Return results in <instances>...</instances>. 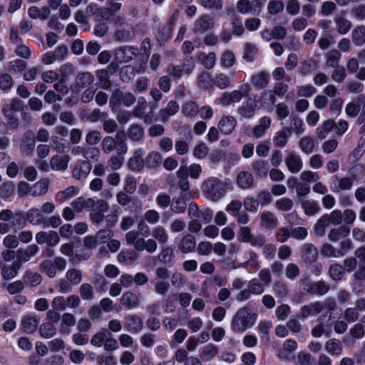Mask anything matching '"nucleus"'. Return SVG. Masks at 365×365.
Listing matches in <instances>:
<instances>
[{
	"instance_id": "nucleus-37",
	"label": "nucleus",
	"mask_w": 365,
	"mask_h": 365,
	"mask_svg": "<svg viewBox=\"0 0 365 365\" xmlns=\"http://www.w3.org/2000/svg\"><path fill=\"white\" fill-rule=\"evenodd\" d=\"M26 219L33 225L40 224L43 221V215L39 209L34 207L26 213Z\"/></svg>"
},
{
	"instance_id": "nucleus-32",
	"label": "nucleus",
	"mask_w": 365,
	"mask_h": 365,
	"mask_svg": "<svg viewBox=\"0 0 365 365\" xmlns=\"http://www.w3.org/2000/svg\"><path fill=\"white\" fill-rule=\"evenodd\" d=\"M352 41L356 46H361L365 43L364 26H359L352 31Z\"/></svg>"
},
{
	"instance_id": "nucleus-4",
	"label": "nucleus",
	"mask_w": 365,
	"mask_h": 365,
	"mask_svg": "<svg viewBox=\"0 0 365 365\" xmlns=\"http://www.w3.org/2000/svg\"><path fill=\"white\" fill-rule=\"evenodd\" d=\"M155 274L156 276L153 280L155 289L157 293L163 294L167 292L169 289L168 271L165 268L158 267L155 270Z\"/></svg>"
},
{
	"instance_id": "nucleus-46",
	"label": "nucleus",
	"mask_w": 365,
	"mask_h": 365,
	"mask_svg": "<svg viewBox=\"0 0 365 365\" xmlns=\"http://www.w3.org/2000/svg\"><path fill=\"white\" fill-rule=\"evenodd\" d=\"M78 192L79 189L78 187L70 186L64 190L59 192L58 197L61 202H63L78 195Z\"/></svg>"
},
{
	"instance_id": "nucleus-20",
	"label": "nucleus",
	"mask_w": 365,
	"mask_h": 365,
	"mask_svg": "<svg viewBox=\"0 0 365 365\" xmlns=\"http://www.w3.org/2000/svg\"><path fill=\"white\" fill-rule=\"evenodd\" d=\"M90 170V165L87 162L78 163L73 170V177L76 180L83 179L89 173Z\"/></svg>"
},
{
	"instance_id": "nucleus-35",
	"label": "nucleus",
	"mask_w": 365,
	"mask_h": 365,
	"mask_svg": "<svg viewBox=\"0 0 365 365\" xmlns=\"http://www.w3.org/2000/svg\"><path fill=\"white\" fill-rule=\"evenodd\" d=\"M271 124V119L269 117H263L259 119V124L257 125L253 130V134L255 137L259 138L263 135L266 129H267Z\"/></svg>"
},
{
	"instance_id": "nucleus-10",
	"label": "nucleus",
	"mask_w": 365,
	"mask_h": 365,
	"mask_svg": "<svg viewBox=\"0 0 365 365\" xmlns=\"http://www.w3.org/2000/svg\"><path fill=\"white\" fill-rule=\"evenodd\" d=\"M144 152L142 149L135 150L133 157L128 160V167L133 171H139L142 170L145 165L143 160Z\"/></svg>"
},
{
	"instance_id": "nucleus-15",
	"label": "nucleus",
	"mask_w": 365,
	"mask_h": 365,
	"mask_svg": "<svg viewBox=\"0 0 365 365\" xmlns=\"http://www.w3.org/2000/svg\"><path fill=\"white\" fill-rule=\"evenodd\" d=\"M323 309V304L320 302H314L301 308L299 317L305 319L319 313Z\"/></svg>"
},
{
	"instance_id": "nucleus-40",
	"label": "nucleus",
	"mask_w": 365,
	"mask_h": 365,
	"mask_svg": "<svg viewBox=\"0 0 365 365\" xmlns=\"http://www.w3.org/2000/svg\"><path fill=\"white\" fill-rule=\"evenodd\" d=\"M56 327L53 323L46 322L41 325L39 332L41 336L48 339L56 334Z\"/></svg>"
},
{
	"instance_id": "nucleus-59",
	"label": "nucleus",
	"mask_w": 365,
	"mask_h": 365,
	"mask_svg": "<svg viewBox=\"0 0 365 365\" xmlns=\"http://www.w3.org/2000/svg\"><path fill=\"white\" fill-rule=\"evenodd\" d=\"M243 205L246 210L250 212H256L259 207V201L252 197H247L244 199Z\"/></svg>"
},
{
	"instance_id": "nucleus-52",
	"label": "nucleus",
	"mask_w": 365,
	"mask_h": 365,
	"mask_svg": "<svg viewBox=\"0 0 365 365\" xmlns=\"http://www.w3.org/2000/svg\"><path fill=\"white\" fill-rule=\"evenodd\" d=\"M293 201L287 197H282L275 202V207L281 211L287 212L293 207Z\"/></svg>"
},
{
	"instance_id": "nucleus-24",
	"label": "nucleus",
	"mask_w": 365,
	"mask_h": 365,
	"mask_svg": "<svg viewBox=\"0 0 365 365\" xmlns=\"http://www.w3.org/2000/svg\"><path fill=\"white\" fill-rule=\"evenodd\" d=\"M253 182L252 175L247 171L240 172L237 178V183L242 189L249 188Z\"/></svg>"
},
{
	"instance_id": "nucleus-2",
	"label": "nucleus",
	"mask_w": 365,
	"mask_h": 365,
	"mask_svg": "<svg viewBox=\"0 0 365 365\" xmlns=\"http://www.w3.org/2000/svg\"><path fill=\"white\" fill-rule=\"evenodd\" d=\"M22 101L16 98L9 99L4 104L1 111L11 127L16 128L19 126V120L16 115L22 109Z\"/></svg>"
},
{
	"instance_id": "nucleus-64",
	"label": "nucleus",
	"mask_w": 365,
	"mask_h": 365,
	"mask_svg": "<svg viewBox=\"0 0 365 365\" xmlns=\"http://www.w3.org/2000/svg\"><path fill=\"white\" fill-rule=\"evenodd\" d=\"M113 236V231L110 230H100L94 237L98 245L104 243Z\"/></svg>"
},
{
	"instance_id": "nucleus-48",
	"label": "nucleus",
	"mask_w": 365,
	"mask_h": 365,
	"mask_svg": "<svg viewBox=\"0 0 365 365\" xmlns=\"http://www.w3.org/2000/svg\"><path fill=\"white\" fill-rule=\"evenodd\" d=\"M257 56V47L250 43H247L245 46V53L243 58L248 62H252Z\"/></svg>"
},
{
	"instance_id": "nucleus-16",
	"label": "nucleus",
	"mask_w": 365,
	"mask_h": 365,
	"mask_svg": "<svg viewBox=\"0 0 365 365\" xmlns=\"http://www.w3.org/2000/svg\"><path fill=\"white\" fill-rule=\"evenodd\" d=\"M71 205L76 212L79 213L83 209L93 207L95 205V201L92 198L77 197L71 202Z\"/></svg>"
},
{
	"instance_id": "nucleus-22",
	"label": "nucleus",
	"mask_w": 365,
	"mask_h": 365,
	"mask_svg": "<svg viewBox=\"0 0 365 365\" xmlns=\"http://www.w3.org/2000/svg\"><path fill=\"white\" fill-rule=\"evenodd\" d=\"M315 145L314 139L310 136L305 135L301 138L299 141L301 150L306 154L312 153L314 150Z\"/></svg>"
},
{
	"instance_id": "nucleus-23",
	"label": "nucleus",
	"mask_w": 365,
	"mask_h": 365,
	"mask_svg": "<svg viewBox=\"0 0 365 365\" xmlns=\"http://www.w3.org/2000/svg\"><path fill=\"white\" fill-rule=\"evenodd\" d=\"M39 320L31 316L25 317L21 322V326L24 331L28 334L34 332L38 327Z\"/></svg>"
},
{
	"instance_id": "nucleus-42",
	"label": "nucleus",
	"mask_w": 365,
	"mask_h": 365,
	"mask_svg": "<svg viewBox=\"0 0 365 365\" xmlns=\"http://www.w3.org/2000/svg\"><path fill=\"white\" fill-rule=\"evenodd\" d=\"M179 110V105L175 101H170L165 110H161L160 115L163 120H167L170 116L175 115Z\"/></svg>"
},
{
	"instance_id": "nucleus-45",
	"label": "nucleus",
	"mask_w": 365,
	"mask_h": 365,
	"mask_svg": "<svg viewBox=\"0 0 365 365\" xmlns=\"http://www.w3.org/2000/svg\"><path fill=\"white\" fill-rule=\"evenodd\" d=\"M120 302L122 304L128 307L129 308L135 307L138 303L137 296L132 292H126L123 294Z\"/></svg>"
},
{
	"instance_id": "nucleus-11",
	"label": "nucleus",
	"mask_w": 365,
	"mask_h": 365,
	"mask_svg": "<svg viewBox=\"0 0 365 365\" xmlns=\"http://www.w3.org/2000/svg\"><path fill=\"white\" fill-rule=\"evenodd\" d=\"M135 249L138 251L146 250L148 252L153 253L158 249V244L157 242L153 238L148 240H145L144 238H139L135 243Z\"/></svg>"
},
{
	"instance_id": "nucleus-3",
	"label": "nucleus",
	"mask_w": 365,
	"mask_h": 365,
	"mask_svg": "<svg viewBox=\"0 0 365 365\" xmlns=\"http://www.w3.org/2000/svg\"><path fill=\"white\" fill-rule=\"evenodd\" d=\"M202 190L204 194L213 201L218 200L225 193L222 183L215 178H210L205 180L202 185Z\"/></svg>"
},
{
	"instance_id": "nucleus-5",
	"label": "nucleus",
	"mask_w": 365,
	"mask_h": 365,
	"mask_svg": "<svg viewBox=\"0 0 365 365\" xmlns=\"http://www.w3.org/2000/svg\"><path fill=\"white\" fill-rule=\"evenodd\" d=\"M284 163L289 171L292 173H299L303 167L302 158L299 155L294 152L288 153L284 159Z\"/></svg>"
},
{
	"instance_id": "nucleus-14",
	"label": "nucleus",
	"mask_w": 365,
	"mask_h": 365,
	"mask_svg": "<svg viewBox=\"0 0 365 365\" xmlns=\"http://www.w3.org/2000/svg\"><path fill=\"white\" fill-rule=\"evenodd\" d=\"M49 183L48 178H43L31 185V195L34 197L44 195L48 190Z\"/></svg>"
},
{
	"instance_id": "nucleus-43",
	"label": "nucleus",
	"mask_w": 365,
	"mask_h": 365,
	"mask_svg": "<svg viewBox=\"0 0 365 365\" xmlns=\"http://www.w3.org/2000/svg\"><path fill=\"white\" fill-rule=\"evenodd\" d=\"M195 247V241L191 235L185 236L181 240L180 248L183 252H191Z\"/></svg>"
},
{
	"instance_id": "nucleus-36",
	"label": "nucleus",
	"mask_w": 365,
	"mask_h": 365,
	"mask_svg": "<svg viewBox=\"0 0 365 365\" xmlns=\"http://www.w3.org/2000/svg\"><path fill=\"white\" fill-rule=\"evenodd\" d=\"M214 25V21L211 16L204 14L200 17L197 21L196 26L200 31H207L211 29Z\"/></svg>"
},
{
	"instance_id": "nucleus-26",
	"label": "nucleus",
	"mask_w": 365,
	"mask_h": 365,
	"mask_svg": "<svg viewBox=\"0 0 365 365\" xmlns=\"http://www.w3.org/2000/svg\"><path fill=\"white\" fill-rule=\"evenodd\" d=\"M138 255L135 251H121L118 255V260L120 263L130 265L138 259Z\"/></svg>"
},
{
	"instance_id": "nucleus-39",
	"label": "nucleus",
	"mask_w": 365,
	"mask_h": 365,
	"mask_svg": "<svg viewBox=\"0 0 365 365\" xmlns=\"http://www.w3.org/2000/svg\"><path fill=\"white\" fill-rule=\"evenodd\" d=\"M289 134V130L277 132L273 138V143L274 145L280 148L284 147L287 142Z\"/></svg>"
},
{
	"instance_id": "nucleus-18",
	"label": "nucleus",
	"mask_w": 365,
	"mask_h": 365,
	"mask_svg": "<svg viewBox=\"0 0 365 365\" xmlns=\"http://www.w3.org/2000/svg\"><path fill=\"white\" fill-rule=\"evenodd\" d=\"M143 322L136 316H128L125 318V327L131 333H138L142 328Z\"/></svg>"
},
{
	"instance_id": "nucleus-55",
	"label": "nucleus",
	"mask_w": 365,
	"mask_h": 365,
	"mask_svg": "<svg viewBox=\"0 0 365 365\" xmlns=\"http://www.w3.org/2000/svg\"><path fill=\"white\" fill-rule=\"evenodd\" d=\"M66 277L68 282L73 285L79 284L81 281V272L76 269H70L66 272Z\"/></svg>"
},
{
	"instance_id": "nucleus-54",
	"label": "nucleus",
	"mask_w": 365,
	"mask_h": 365,
	"mask_svg": "<svg viewBox=\"0 0 365 365\" xmlns=\"http://www.w3.org/2000/svg\"><path fill=\"white\" fill-rule=\"evenodd\" d=\"M213 83L220 89H225L230 86V81L229 77L224 74L220 73L215 76L212 79Z\"/></svg>"
},
{
	"instance_id": "nucleus-7",
	"label": "nucleus",
	"mask_w": 365,
	"mask_h": 365,
	"mask_svg": "<svg viewBox=\"0 0 365 365\" xmlns=\"http://www.w3.org/2000/svg\"><path fill=\"white\" fill-rule=\"evenodd\" d=\"M237 125L236 119L231 115H223L218 123V128L221 133L224 135L230 134Z\"/></svg>"
},
{
	"instance_id": "nucleus-44",
	"label": "nucleus",
	"mask_w": 365,
	"mask_h": 365,
	"mask_svg": "<svg viewBox=\"0 0 365 365\" xmlns=\"http://www.w3.org/2000/svg\"><path fill=\"white\" fill-rule=\"evenodd\" d=\"M284 8V3L278 0H271L267 4V11L270 15H276L282 12Z\"/></svg>"
},
{
	"instance_id": "nucleus-63",
	"label": "nucleus",
	"mask_w": 365,
	"mask_h": 365,
	"mask_svg": "<svg viewBox=\"0 0 365 365\" xmlns=\"http://www.w3.org/2000/svg\"><path fill=\"white\" fill-rule=\"evenodd\" d=\"M41 271L46 274L49 277H54L56 275V267L51 260L43 261L41 264Z\"/></svg>"
},
{
	"instance_id": "nucleus-21",
	"label": "nucleus",
	"mask_w": 365,
	"mask_h": 365,
	"mask_svg": "<svg viewBox=\"0 0 365 365\" xmlns=\"http://www.w3.org/2000/svg\"><path fill=\"white\" fill-rule=\"evenodd\" d=\"M350 233V229L346 226H340L332 229L328 235V238L331 242H337L341 238L346 237Z\"/></svg>"
},
{
	"instance_id": "nucleus-1",
	"label": "nucleus",
	"mask_w": 365,
	"mask_h": 365,
	"mask_svg": "<svg viewBox=\"0 0 365 365\" xmlns=\"http://www.w3.org/2000/svg\"><path fill=\"white\" fill-rule=\"evenodd\" d=\"M256 319V315L251 314L247 307H243L236 313L232 322V328L235 332H243L255 324Z\"/></svg>"
},
{
	"instance_id": "nucleus-31",
	"label": "nucleus",
	"mask_w": 365,
	"mask_h": 365,
	"mask_svg": "<svg viewBox=\"0 0 365 365\" xmlns=\"http://www.w3.org/2000/svg\"><path fill=\"white\" fill-rule=\"evenodd\" d=\"M322 255L327 257L339 258L341 257L339 250L329 243L324 244L320 249Z\"/></svg>"
},
{
	"instance_id": "nucleus-58",
	"label": "nucleus",
	"mask_w": 365,
	"mask_h": 365,
	"mask_svg": "<svg viewBox=\"0 0 365 365\" xmlns=\"http://www.w3.org/2000/svg\"><path fill=\"white\" fill-rule=\"evenodd\" d=\"M212 78L209 73L203 72L199 76L198 85L200 87L207 89L212 86Z\"/></svg>"
},
{
	"instance_id": "nucleus-62",
	"label": "nucleus",
	"mask_w": 365,
	"mask_h": 365,
	"mask_svg": "<svg viewBox=\"0 0 365 365\" xmlns=\"http://www.w3.org/2000/svg\"><path fill=\"white\" fill-rule=\"evenodd\" d=\"M242 203L240 200H233L226 207L225 210L233 216L238 215L240 210H241Z\"/></svg>"
},
{
	"instance_id": "nucleus-30",
	"label": "nucleus",
	"mask_w": 365,
	"mask_h": 365,
	"mask_svg": "<svg viewBox=\"0 0 365 365\" xmlns=\"http://www.w3.org/2000/svg\"><path fill=\"white\" fill-rule=\"evenodd\" d=\"M335 23L337 31L341 34H346L351 29V23L342 15H337L335 17Z\"/></svg>"
},
{
	"instance_id": "nucleus-28",
	"label": "nucleus",
	"mask_w": 365,
	"mask_h": 365,
	"mask_svg": "<svg viewBox=\"0 0 365 365\" xmlns=\"http://www.w3.org/2000/svg\"><path fill=\"white\" fill-rule=\"evenodd\" d=\"M302 207L303 208L304 213L307 215H314L320 210L318 202L314 200H306L302 201Z\"/></svg>"
},
{
	"instance_id": "nucleus-29",
	"label": "nucleus",
	"mask_w": 365,
	"mask_h": 365,
	"mask_svg": "<svg viewBox=\"0 0 365 365\" xmlns=\"http://www.w3.org/2000/svg\"><path fill=\"white\" fill-rule=\"evenodd\" d=\"M250 91L249 84L245 83L240 87L239 90H234L230 92L231 101L233 103L240 102Z\"/></svg>"
},
{
	"instance_id": "nucleus-53",
	"label": "nucleus",
	"mask_w": 365,
	"mask_h": 365,
	"mask_svg": "<svg viewBox=\"0 0 365 365\" xmlns=\"http://www.w3.org/2000/svg\"><path fill=\"white\" fill-rule=\"evenodd\" d=\"M217 354V347L215 345L210 344L204 347L200 357L202 360L208 361L214 358Z\"/></svg>"
},
{
	"instance_id": "nucleus-33",
	"label": "nucleus",
	"mask_w": 365,
	"mask_h": 365,
	"mask_svg": "<svg viewBox=\"0 0 365 365\" xmlns=\"http://www.w3.org/2000/svg\"><path fill=\"white\" fill-rule=\"evenodd\" d=\"M329 225L327 215H322L314 225V234L316 236L322 237L324 235L326 228Z\"/></svg>"
},
{
	"instance_id": "nucleus-49",
	"label": "nucleus",
	"mask_w": 365,
	"mask_h": 365,
	"mask_svg": "<svg viewBox=\"0 0 365 365\" xmlns=\"http://www.w3.org/2000/svg\"><path fill=\"white\" fill-rule=\"evenodd\" d=\"M128 138L133 141L140 140L143 135V130L138 125H132L127 133Z\"/></svg>"
},
{
	"instance_id": "nucleus-41",
	"label": "nucleus",
	"mask_w": 365,
	"mask_h": 365,
	"mask_svg": "<svg viewBox=\"0 0 365 365\" xmlns=\"http://www.w3.org/2000/svg\"><path fill=\"white\" fill-rule=\"evenodd\" d=\"M109 336V331L106 329H103L101 331L94 334L91 340V343L92 345L101 347L105 343V341L107 337Z\"/></svg>"
},
{
	"instance_id": "nucleus-60",
	"label": "nucleus",
	"mask_w": 365,
	"mask_h": 365,
	"mask_svg": "<svg viewBox=\"0 0 365 365\" xmlns=\"http://www.w3.org/2000/svg\"><path fill=\"white\" fill-rule=\"evenodd\" d=\"M300 179L306 183L317 182L319 179L317 173L311 170H304L300 174Z\"/></svg>"
},
{
	"instance_id": "nucleus-61",
	"label": "nucleus",
	"mask_w": 365,
	"mask_h": 365,
	"mask_svg": "<svg viewBox=\"0 0 365 365\" xmlns=\"http://www.w3.org/2000/svg\"><path fill=\"white\" fill-rule=\"evenodd\" d=\"M196 1L207 9H215L216 10H221L222 9L221 0H196Z\"/></svg>"
},
{
	"instance_id": "nucleus-19",
	"label": "nucleus",
	"mask_w": 365,
	"mask_h": 365,
	"mask_svg": "<svg viewBox=\"0 0 365 365\" xmlns=\"http://www.w3.org/2000/svg\"><path fill=\"white\" fill-rule=\"evenodd\" d=\"M152 236L154 240L162 245L167 244L169 235L165 228L161 225L155 226L152 230Z\"/></svg>"
},
{
	"instance_id": "nucleus-57",
	"label": "nucleus",
	"mask_w": 365,
	"mask_h": 365,
	"mask_svg": "<svg viewBox=\"0 0 365 365\" xmlns=\"http://www.w3.org/2000/svg\"><path fill=\"white\" fill-rule=\"evenodd\" d=\"M182 112L187 117H193L197 113L198 107L195 102L190 101L183 106Z\"/></svg>"
},
{
	"instance_id": "nucleus-12",
	"label": "nucleus",
	"mask_w": 365,
	"mask_h": 365,
	"mask_svg": "<svg viewBox=\"0 0 365 365\" xmlns=\"http://www.w3.org/2000/svg\"><path fill=\"white\" fill-rule=\"evenodd\" d=\"M35 146V135L33 132L27 130L24 133L20 149L22 153L29 154Z\"/></svg>"
},
{
	"instance_id": "nucleus-51",
	"label": "nucleus",
	"mask_w": 365,
	"mask_h": 365,
	"mask_svg": "<svg viewBox=\"0 0 365 365\" xmlns=\"http://www.w3.org/2000/svg\"><path fill=\"white\" fill-rule=\"evenodd\" d=\"M14 192V185L11 182H4L0 186V196L4 199L10 198Z\"/></svg>"
},
{
	"instance_id": "nucleus-17",
	"label": "nucleus",
	"mask_w": 365,
	"mask_h": 365,
	"mask_svg": "<svg viewBox=\"0 0 365 365\" xmlns=\"http://www.w3.org/2000/svg\"><path fill=\"white\" fill-rule=\"evenodd\" d=\"M278 224L277 217L275 215L269 211L263 212L260 215V225L262 227L271 229Z\"/></svg>"
},
{
	"instance_id": "nucleus-56",
	"label": "nucleus",
	"mask_w": 365,
	"mask_h": 365,
	"mask_svg": "<svg viewBox=\"0 0 365 365\" xmlns=\"http://www.w3.org/2000/svg\"><path fill=\"white\" fill-rule=\"evenodd\" d=\"M221 63L226 68H230L235 63V56L230 51H225L220 58Z\"/></svg>"
},
{
	"instance_id": "nucleus-50",
	"label": "nucleus",
	"mask_w": 365,
	"mask_h": 365,
	"mask_svg": "<svg viewBox=\"0 0 365 365\" xmlns=\"http://www.w3.org/2000/svg\"><path fill=\"white\" fill-rule=\"evenodd\" d=\"M121 8V4L118 2L112 3L109 8L104 9L101 11V16L103 19L108 20L118 11Z\"/></svg>"
},
{
	"instance_id": "nucleus-6",
	"label": "nucleus",
	"mask_w": 365,
	"mask_h": 365,
	"mask_svg": "<svg viewBox=\"0 0 365 365\" xmlns=\"http://www.w3.org/2000/svg\"><path fill=\"white\" fill-rule=\"evenodd\" d=\"M239 237L243 242H250L253 246L262 245L264 240L260 236L255 237L250 229L246 226H242L239 230Z\"/></svg>"
},
{
	"instance_id": "nucleus-8",
	"label": "nucleus",
	"mask_w": 365,
	"mask_h": 365,
	"mask_svg": "<svg viewBox=\"0 0 365 365\" xmlns=\"http://www.w3.org/2000/svg\"><path fill=\"white\" fill-rule=\"evenodd\" d=\"M202 173V167L197 163H192L189 167L181 166L177 171L178 177H181L183 175H189L193 179H197Z\"/></svg>"
},
{
	"instance_id": "nucleus-38",
	"label": "nucleus",
	"mask_w": 365,
	"mask_h": 365,
	"mask_svg": "<svg viewBox=\"0 0 365 365\" xmlns=\"http://www.w3.org/2000/svg\"><path fill=\"white\" fill-rule=\"evenodd\" d=\"M325 349L332 355H339L342 351V345L339 340L330 339L327 341L325 344Z\"/></svg>"
},
{
	"instance_id": "nucleus-27",
	"label": "nucleus",
	"mask_w": 365,
	"mask_h": 365,
	"mask_svg": "<svg viewBox=\"0 0 365 365\" xmlns=\"http://www.w3.org/2000/svg\"><path fill=\"white\" fill-rule=\"evenodd\" d=\"M269 80V73L265 71L259 72L253 75L252 77V82L253 85L260 88L265 87L268 84Z\"/></svg>"
},
{
	"instance_id": "nucleus-34",
	"label": "nucleus",
	"mask_w": 365,
	"mask_h": 365,
	"mask_svg": "<svg viewBox=\"0 0 365 365\" xmlns=\"http://www.w3.org/2000/svg\"><path fill=\"white\" fill-rule=\"evenodd\" d=\"M257 105L251 99L244 105L238 108V112L242 118H250L253 115Z\"/></svg>"
},
{
	"instance_id": "nucleus-47",
	"label": "nucleus",
	"mask_w": 365,
	"mask_h": 365,
	"mask_svg": "<svg viewBox=\"0 0 365 365\" xmlns=\"http://www.w3.org/2000/svg\"><path fill=\"white\" fill-rule=\"evenodd\" d=\"M329 274L332 279L340 280L344 274V268L339 264H334L329 267Z\"/></svg>"
},
{
	"instance_id": "nucleus-13",
	"label": "nucleus",
	"mask_w": 365,
	"mask_h": 365,
	"mask_svg": "<svg viewBox=\"0 0 365 365\" xmlns=\"http://www.w3.org/2000/svg\"><path fill=\"white\" fill-rule=\"evenodd\" d=\"M21 263L19 262H14L11 264H1V276L5 279H11L18 274L20 269Z\"/></svg>"
},
{
	"instance_id": "nucleus-9",
	"label": "nucleus",
	"mask_w": 365,
	"mask_h": 365,
	"mask_svg": "<svg viewBox=\"0 0 365 365\" xmlns=\"http://www.w3.org/2000/svg\"><path fill=\"white\" fill-rule=\"evenodd\" d=\"M70 158L68 155H55L50 160V167L56 171H64L68 168Z\"/></svg>"
},
{
	"instance_id": "nucleus-25",
	"label": "nucleus",
	"mask_w": 365,
	"mask_h": 365,
	"mask_svg": "<svg viewBox=\"0 0 365 365\" xmlns=\"http://www.w3.org/2000/svg\"><path fill=\"white\" fill-rule=\"evenodd\" d=\"M334 127V121L333 120H327L324 121L317 128V135L319 139H324L329 132Z\"/></svg>"
}]
</instances>
